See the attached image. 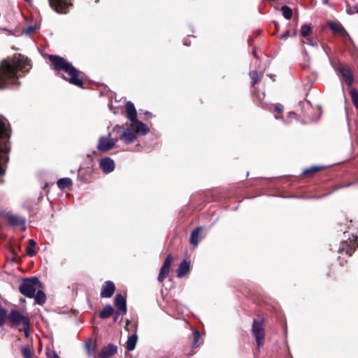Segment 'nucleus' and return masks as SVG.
I'll list each match as a JSON object with an SVG mask.
<instances>
[{
    "mask_svg": "<svg viewBox=\"0 0 358 358\" xmlns=\"http://www.w3.org/2000/svg\"><path fill=\"white\" fill-rule=\"evenodd\" d=\"M31 69V60L21 54L15 55L11 60H2L0 62V90L18 88L21 85L20 73H27Z\"/></svg>",
    "mask_w": 358,
    "mask_h": 358,
    "instance_id": "f257e3e1",
    "label": "nucleus"
},
{
    "mask_svg": "<svg viewBox=\"0 0 358 358\" xmlns=\"http://www.w3.org/2000/svg\"><path fill=\"white\" fill-rule=\"evenodd\" d=\"M50 61L52 64L55 70L64 71L70 76L68 78L64 75H61L60 76L64 80L69 81L72 85L83 87V80L78 78L79 71L71 63L57 55H50Z\"/></svg>",
    "mask_w": 358,
    "mask_h": 358,
    "instance_id": "f03ea898",
    "label": "nucleus"
},
{
    "mask_svg": "<svg viewBox=\"0 0 358 358\" xmlns=\"http://www.w3.org/2000/svg\"><path fill=\"white\" fill-rule=\"evenodd\" d=\"M10 130L7 120L0 115V175L4 173L3 164L8 160V153L10 151L9 138Z\"/></svg>",
    "mask_w": 358,
    "mask_h": 358,
    "instance_id": "7ed1b4c3",
    "label": "nucleus"
},
{
    "mask_svg": "<svg viewBox=\"0 0 358 358\" xmlns=\"http://www.w3.org/2000/svg\"><path fill=\"white\" fill-rule=\"evenodd\" d=\"M42 288V283L37 277L23 279L20 285L19 290L20 293L27 298L32 299L35 296L36 292Z\"/></svg>",
    "mask_w": 358,
    "mask_h": 358,
    "instance_id": "20e7f679",
    "label": "nucleus"
},
{
    "mask_svg": "<svg viewBox=\"0 0 358 358\" xmlns=\"http://www.w3.org/2000/svg\"><path fill=\"white\" fill-rule=\"evenodd\" d=\"M252 334L259 348L264 344L265 330L263 319H255L252 322Z\"/></svg>",
    "mask_w": 358,
    "mask_h": 358,
    "instance_id": "39448f33",
    "label": "nucleus"
},
{
    "mask_svg": "<svg viewBox=\"0 0 358 358\" xmlns=\"http://www.w3.org/2000/svg\"><path fill=\"white\" fill-rule=\"evenodd\" d=\"M111 133L99 137L96 148L99 151L106 152L112 150L116 145L117 139L111 137Z\"/></svg>",
    "mask_w": 358,
    "mask_h": 358,
    "instance_id": "423d86ee",
    "label": "nucleus"
},
{
    "mask_svg": "<svg viewBox=\"0 0 358 358\" xmlns=\"http://www.w3.org/2000/svg\"><path fill=\"white\" fill-rule=\"evenodd\" d=\"M9 319L14 326H17L22 322L24 326L25 336H28L29 320L27 317L17 310H12L9 314Z\"/></svg>",
    "mask_w": 358,
    "mask_h": 358,
    "instance_id": "0eeeda50",
    "label": "nucleus"
},
{
    "mask_svg": "<svg viewBox=\"0 0 358 358\" xmlns=\"http://www.w3.org/2000/svg\"><path fill=\"white\" fill-rule=\"evenodd\" d=\"M357 248H358L357 237L352 236V237L349 238L348 241H343L341 243L338 252L341 255L345 253L348 257H350Z\"/></svg>",
    "mask_w": 358,
    "mask_h": 358,
    "instance_id": "6e6552de",
    "label": "nucleus"
},
{
    "mask_svg": "<svg viewBox=\"0 0 358 358\" xmlns=\"http://www.w3.org/2000/svg\"><path fill=\"white\" fill-rule=\"evenodd\" d=\"M72 0H49L52 10L59 14H66L68 9L72 6Z\"/></svg>",
    "mask_w": 358,
    "mask_h": 358,
    "instance_id": "1a4fd4ad",
    "label": "nucleus"
},
{
    "mask_svg": "<svg viewBox=\"0 0 358 358\" xmlns=\"http://www.w3.org/2000/svg\"><path fill=\"white\" fill-rule=\"evenodd\" d=\"M333 66L335 71H338L344 78L346 85L351 87L354 82V78L348 66L345 64L339 63L338 65H334Z\"/></svg>",
    "mask_w": 358,
    "mask_h": 358,
    "instance_id": "9d476101",
    "label": "nucleus"
},
{
    "mask_svg": "<svg viewBox=\"0 0 358 358\" xmlns=\"http://www.w3.org/2000/svg\"><path fill=\"white\" fill-rule=\"evenodd\" d=\"M6 218L11 226L20 227L22 231L26 230L27 220L24 217L18 215L8 213L6 215Z\"/></svg>",
    "mask_w": 358,
    "mask_h": 358,
    "instance_id": "9b49d317",
    "label": "nucleus"
},
{
    "mask_svg": "<svg viewBox=\"0 0 358 358\" xmlns=\"http://www.w3.org/2000/svg\"><path fill=\"white\" fill-rule=\"evenodd\" d=\"M138 137L137 131L132 127H126L123 129L120 138L126 144L134 143Z\"/></svg>",
    "mask_w": 358,
    "mask_h": 358,
    "instance_id": "f8f14e48",
    "label": "nucleus"
},
{
    "mask_svg": "<svg viewBox=\"0 0 358 358\" xmlns=\"http://www.w3.org/2000/svg\"><path fill=\"white\" fill-rule=\"evenodd\" d=\"M173 262V257L171 255H169L164 262L163 263L162 266L160 268V271L157 278L159 282H162L165 278L169 273L170 266Z\"/></svg>",
    "mask_w": 358,
    "mask_h": 358,
    "instance_id": "ddd939ff",
    "label": "nucleus"
},
{
    "mask_svg": "<svg viewBox=\"0 0 358 358\" xmlns=\"http://www.w3.org/2000/svg\"><path fill=\"white\" fill-rule=\"evenodd\" d=\"M115 290V285L113 282L108 280L103 284L100 295L102 298H109L113 296Z\"/></svg>",
    "mask_w": 358,
    "mask_h": 358,
    "instance_id": "4468645a",
    "label": "nucleus"
},
{
    "mask_svg": "<svg viewBox=\"0 0 358 358\" xmlns=\"http://www.w3.org/2000/svg\"><path fill=\"white\" fill-rule=\"evenodd\" d=\"M99 166L105 173H109L114 171L115 164L111 158L104 157L100 160Z\"/></svg>",
    "mask_w": 358,
    "mask_h": 358,
    "instance_id": "2eb2a0df",
    "label": "nucleus"
},
{
    "mask_svg": "<svg viewBox=\"0 0 358 358\" xmlns=\"http://www.w3.org/2000/svg\"><path fill=\"white\" fill-rule=\"evenodd\" d=\"M115 304L117 308V310H120L122 314H126L127 308V301L126 299L120 294H117L115 297Z\"/></svg>",
    "mask_w": 358,
    "mask_h": 358,
    "instance_id": "dca6fc26",
    "label": "nucleus"
},
{
    "mask_svg": "<svg viewBox=\"0 0 358 358\" xmlns=\"http://www.w3.org/2000/svg\"><path fill=\"white\" fill-rule=\"evenodd\" d=\"M127 117L133 123L137 119V113L134 104L131 101L126 103Z\"/></svg>",
    "mask_w": 358,
    "mask_h": 358,
    "instance_id": "f3484780",
    "label": "nucleus"
},
{
    "mask_svg": "<svg viewBox=\"0 0 358 358\" xmlns=\"http://www.w3.org/2000/svg\"><path fill=\"white\" fill-rule=\"evenodd\" d=\"M131 126L137 131L138 135H145L150 131L149 128L146 126V124L139 121L138 120H136L133 123H131Z\"/></svg>",
    "mask_w": 358,
    "mask_h": 358,
    "instance_id": "a211bd4d",
    "label": "nucleus"
},
{
    "mask_svg": "<svg viewBox=\"0 0 358 358\" xmlns=\"http://www.w3.org/2000/svg\"><path fill=\"white\" fill-rule=\"evenodd\" d=\"M117 348L113 344L110 343L104 347L99 356L104 357H110L117 352Z\"/></svg>",
    "mask_w": 358,
    "mask_h": 358,
    "instance_id": "6ab92c4d",
    "label": "nucleus"
},
{
    "mask_svg": "<svg viewBox=\"0 0 358 358\" xmlns=\"http://www.w3.org/2000/svg\"><path fill=\"white\" fill-rule=\"evenodd\" d=\"M202 229V227H198L192 231L189 241L190 243L194 246H197L201 240V237H200L199 233Z\"/></svg>",
    "mask_w": 358,
    "mask_h": 358,
    "instance_id": "aec40b11",
    "label": "nucleus"
},
{
    "mask_svg": "<svg viewBox=\"0 0 358 358\" xmlns=\"http://www.w3.org/2000/svg\"><path fill=\"white\" fill-rule=\"evenodd\" d=\"M189 271V263L185 259L181 262L179 264L178 268L177 269V276L178 278H182Z\"/></svg>",
    "mask_w": 358,
    "mask_h": 358,
    "instance_id": "412c9836",
    "label": "nucleus"
},
{
    "mask_svg": "<svg viewBox=\"0 0 358 358\" xmlns=\"http://www.w3.org/2000/svg\"><path fill=\"white\" fill-rule=\"evenodd\" d=\"M114 314V309L110 304L106 305L99 313L101 319H106Z\"/></svg>",
    "mask_w": 358,
    "mask_h": 358,
    "instance_id": "4be33fe9",
    "label": "nucleus"
},
{
    "mask_svg": "<svg viewBox=\"0 0 358 358\" xmlns=\"http://www.w3.org/2000/svg\"><path fill=\"white\" fill-rule=\"evenodd\" d=\"M329 26L334 33L341 34L343 35H348V33L341 24L330 22H329Z\"/></svg>",
    "mask_w": 358,
    "mask_h": 358,
    "instance_id": "5701e85b",
    "label": "nucleus"
},
{
    "mask_svg": "<svg viewBox=\"0 0 358 358\" xmlns=\"http://www.w3.org/2000/svg\"><path fill=\"white\" fill-rule=\"evenodd\" d=\"M137 339L138 337L136 334L128 337V339L126 342V348L128 351H132L135 349Z\"/></svg>",
    "mask_w": 358,
    "mask_h": 358,
    "instance_id": "b1692460",
    "label": "nucleus"
},
{
    "mask_svg": "<svg viewBox=\"0 0 358 358\" xmlns=\"http://www.w3.org/2000/svg\"><path fill=\"white\" fill-rule=\"evenodd\" d=\"M57 186L61 189H64L66 188L71 187L72 186V180L69 178H62L57 180Z\"/></svg>",
    "mask_w": 358,
    "mask_h": 358,
    "instance_id": "393cba45",
    "label": "nucleus"
},
{
    "mask_svg": "<svg viewBox=\"0 0 358 358\" xmlns=\"http://www.w3.org/2000/svg\"><path fill=\"white\" fill-rule=\"evenodd\" d=\"M34 298H35V301H36V303H38V305H43L46 301V295L40 289H38L36 292L35 296Z\"/></svg>",
    "mask_w": 358,
    "mask_h": 358,
    "instance_id": "a878e982",
    "label": "nucleus"
},
{
    "mask_svg": "<svg viewBox=\"0 0 358 358\" xmlns=\"http://www.w3.org/2000/svg\"><path fill=\"white\" fill-rule=\"evenodd\" d=\"M282 15L287 20H290L292 17V10L287 6H282L280 8Z\"/></svg>",
    "mask_w": 358,
    "mask_h": 358,
    "instance_id": "bb28decb",
    "label": "nucleus"
},
{
    "mask_svg": "<svg viewBox=\"0 0 358 358\" xmlns=\"http://www.w3.org/2000/svg\"><path fill=\"white\" fill-rule=\"evenodd\" d=\"M36 244V243L34 239L29 240V245L27 248V253L28 255L33 257L36 255V251L34 249Z\"/></svg>",
    "mask_w": 358,
    "mask_h": 358,
    "instance_id": "cd10ccee",
    "label": "nucleus"
},
{
    "mask_svg": "<svg viewBox=\"0 0 358 358\" xmlns=\"http://www.w3.org/2000/svg\"><path fill=\"white\" fill-rule=\"evenodd\" d=\"M350 94L352 99V101L355 107L358 109V92L355 89H352L350 91Z\"/></svg>",
    "mask_w": 358,
    "mask_h": 358,
    "instance_id": "c85d7f7f",
    "label": "nucleus"
},
{
    "mask_svg": "<svg viewBox=\"0 0 358 358\" xmlns=\"http://www.w3.org/2000/svg\"><path fill=\"white\" fill-rule=\"evenodd\" d=\"M21 350L24 358H32V352L29 346L22 347Z\"/></svg>",
    "mask_w": 358,
    "mask_h": 358,
    "instance_id": "c756f323",
    "label": "nucleus"
},
{
    "mask_svg": "<svg viewBox=\"0 0 358 358\" xmlns=\"http://www.w3.org/2000/svg\"><path fill=\"white\" fill-rule=\"evenodd\" d=\"M249 75L252 80V86L254 87L258 82V72L257 71H252Z\"/></svg>",
    "mask_w": 358,
    "mask_h": 358,
    "instance_id": "7c9ffc66",
    "label": "nucleus"
},
{
    "mask_svg": "<svg viewBox=\"0 0 358 358\" xmlns=\"http://www.w3.org/2000/svg\"><path fill=\"white\" fill-rule=\"evenodd\" d=\"M322 169V166H311L310 168H308V169H305L303 171V174H308L309 173H315V172H317V171H320Z\"/></svg>",
    "mask_w": 358,
    "mask_h": 358,
    "instance_id": "2f4dec72",
    "label": "nucleus"
},
{
    "mask_svg": "<svg viewBox=\"0 0 358 358\" xmlns=\"http://www.w3.org/2000/svg\"><path fill=\"white\" fill-rule=\"evenodd\" d=\"M311 31V27L309 25L304 24L301 27V36L306 38Z\"/></svg>",
    "mask_w": 358,
    "mask_h": 358,
    "instance_id": "473e14b6",
    "label": "nucleus"
},
{
    "mask_svg": "<svg viewBox=\"0 0 358 358\" xmlns=\"http://www.w3.org/2000/svg\"><path fill=\"white\" fill-rule=\"evenodd\" d=\"M6 317V311L4 308L0 307V326H2Z\"/></svg>",
    "mask_w": 358,
    "mask_h": 358,
    "instance_id": "72a5a7b5",
    "label": "nucleus"
},
{
    "mask_svg": "<svg viewBox=\"0 0 358 358\" xmlns=\"http://www.w3.org/2000/svg\"><path fill=\"white\" fill-rule=\"evenodd\" d=\"M302 43L303 44H307V45H309L310 46H313V47H317V41H314L310 38H304V39L302 41Z\"/></svg>",
    "mask_w": 358,
    "mask_h": 358,
    "instance_id": "f704fd0d",
    "label": "nucleus"
},
{
    "mask_svg": "<svg viewBox=\"0 0 358 358\" xmlns=\"http://www.w3.org/2000/svg\"><path fill=\"white\" fill-rule=\"evenodd\" d=\"M37 29V27L36 26H33V25H30V26H28L23 31V33L25 34V35H29L30 33H31L32 31H35L36 29Z\"/></svg>",
    "mask_w": 358,
    "mask_h": 358,
    "instance_id": "c9c22d12",
    "label": "nucleus"
},
{
    "mask_svg": "<svg viewBox=\"0 0 358 358\" xmlns=\"http://www.w3.org/2000/svg\"><path fill=\"white\" fill-rule=\"evenodd\" d=\"M193 337H194V341H193V346H196V343H198V341H199V338H200V334L198 331H194L193 332Z\"/></svg>",
    "mask_w": 358,
    "mask_h": 358,
    "instance_id": "e433bc0d",
    "label": "nucleus"
},
{
    "mask_svg": "<svg viewBox=\"0 0 358 358\" xmlns=\"http://www.w3.org/2000/svg\"><path fill=\"white\" fill-rule=\"evenodd\" d=\"M275 110L278 113H280L282 112L283 110V106L282 105H281L280 103H277L275 104Z\"/></svg>",
    "mask_w": 358,
    "mask_h": 358,
    "instance_id": "4c0bfd02",
    "label": "nucleus"
},
{
    "mask_svg": "<svg viewBox=\"0 0 358 358\" xmlns=\"http://www.w3.org/2000/svg\"><path fill=\"white\" fill-rule=\"evenodd\" d=\"M48 358H60L55 352L48 351L47 352Z\"/></svg>",
    "mask_w": 358,
    "mask_h": 358,
    "instance_id": "58836bf2",
    "label": "nucleus"
},
{
    "mask_svg": "<svg viewBox=\"0 0 358 358\" xmlns=\"http://www.w3.org/2000/svg\"><path fill=\"white\" fill-rule=\"evenodd\" d=\"M85 348L87 351L88 355L90 356L92 355V353H91V343L90 342L85 343Z\"/></svg>",
    "mask_w": 358,
    "mask_h": 358,
    "instance_id": "ea45409f",
    "label": "nucleus"
},
{
    "mask_svg": "<svg viewBox=\"0 0 358 358\" xmlns=\"http://www.w3.org/2000/svg\"><path fill=\"white\" fill-rule=\"evenodd\" d=\"M122 313L120 310H117L115 312L114 315V320L117 321L120 315H123Z\"/></svg>",
    "mask_w": 358,
    "mask_h": 358,
    "instance_id": "a19ab883",
    "label": "nucleus"
},
{
    "mask_svg": "<svg viewBox=\"0 0 358 358\" xmlns=\"http://www.w3.org/2000/svg\"><path fill=\"white\" fill-rule=\"evenodd\" d=\"M289 36V31H286L285 32H284L282 34H281L280 38V39H283V40H285L287 38V37Z\"/></svg>",
    "mask_w": 358,
    "mask_h": 358,
    "instance_id": "79ce46f5",
    "label": "nucleus"
},
{
    "mask_svg": "<svg viewBox=\"0 0 358 358\" xmlns=\"http://www.w3.org/2000/svg\"><path fill=\"white\" fill-rule=\"evenodd\" d=\"M120 130H121V127H120V125H115V126L113 127V131H118V132H119V131H120Z\"/></svg>",
    "mask_w": 358,
    "mask_h": 358,
    "instance_id": "37998d69",
    "label": "nucleus"
},
{
    "mask_svg": "<svg viewBox=\"0 0 358 358\" xmlns=\"http://www.w3.org/2000/svg\"><path fill=\"white\" fill-rule=\"evenodd\" d=\"M129 321L127 320L126 325H125V327H124V329L126 330H128V325H129Z\"/></svg>",
    "mask_w": 358,
    "mask_h": 358,
    "instance_id": "c03bdc74",
    "label": "nucleus"
},
{
    "mask_svg": "<svg viewBox=\"0 0 358 358\" xmlns=\"http://www.w3.org/2000/svg\"><path fill=\"white\" fill-rule=\"evenodd\" d=\"M145 114L146 115H151V113H150V112H148H148H146Z\"/></svg>",
    "mask_w": 358,
    "mask_h": 358,
    "instance_id": "a18cd8bd",
    "label": "nucleus"
},
{
    "mask_svg": "<svg viewBox=\"0 0 358 358\" xmlns=\"http://www.w3.org/2000/svg\"><path fill=\"white\" fill-rule=\"evenodd\" d=\"M323 3L327 4L328 3L327 0H323Z\"/></svg>",
    "mask_w": 358,
    "mask_h": 358,
    "instance_id": "49530a36",
    "label": "nucleus"
},
{
    "mask_svg": "<svg viewBox=\"0 0 358 358\" xmlns=\"http://www.w3.org/2000/svg\"><path fill=\"white\" fill-rule=\"evenodd\" d=\"M296 36V31H294V32L293 33V36Z\"/></svg>",
    "mask_w": 358,
    "mask_h": 358,
    "instance_id": "de8ad7c7",
    "label": "nucleus"
},
{
    "mask_svg": "<svg viewBox=\"0 0 358 358\" xmlns=\"http://www.w3.org/2000/svg\"><path fill=\"white\" fill-rule=\"evenodd\" d=\"M253 54H254L255 57H257V53H256V52H255V50H254V52H253Z\"/></svg>",
    "mask_w": 358,
    "mask_h": 358,
    "instance_id": "09e8293b",
    "label": "nucleus"
},
{
    "mask_svg": "<svg viewBox=\"0 0 358 358\" xmlns=\"http://www.w3.org/2000/svg\"><path fill=\"white\" fill-rule=\"evenodd\" d=\"M184 45H188L187 43L186 42H184Z\"/></svg>",
    "mask_w": 358,
    "mask_h": 358,
    "instance_id": "8fccbe9b",
    "label": "nucleus"
},
{
    "mask_svg": "<svg viewBox=\"0 0 358 358\" xmlns=\"http://www.w3.org/2000/svg\"><path fill=\"white\" fill-rule=\"evenodd\" d=\"M357 12H358V10H357Z\"/></svg>",
    "mask_w": 358,
    "mask_h": 358,
    "instance_id": "3c124183",
    "label": "nucleus"
}]
</instances>
